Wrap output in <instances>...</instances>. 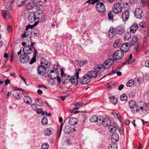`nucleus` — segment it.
<instances>
[{"label": "nucleus", "instance_id": "nucleus-1", "mask_svg": "<svg viewBox=\"0 0 149 149\" xmlns=\"http://www.w3.org/2000/svg\"><path fill=\"white\" fill-rule=\"evenodd\" d=\"M95 70H92L88 72L86 74L87 76L89 78H95L97 76H100L101 74V72L102 70V65L96 66L94 68Z\"/></svg>", "mask_w": 149, "mask_h": 149}, {"label": "nucleus", "instance_id": "nucleus-2", "mask_svg": "<svg viewBox=\"0 0 149 149\" xmlns=\"http://www.w3.org/2000/svg\"><path fill=\"white\" fill-rule=\"evenodd\" d=\"M42 65H39L38 68V73L41 75L45 76L47 73L46 69L50 65L49 62L45 61L41 63Z\"/></svg>", "mask_w": 149, "mask_h": 149}, {"label": "nucleus", "instance_id": "nucleus-3", "mask_svg": "<svg viewBox=\"0 0 149 149\" xmlns=\"http://www.w3.org/2000/svg\"><path fill=\"white\" fill-rule=\"evenodd\" d=\"M131 111L133 113H136L139 111V107L137 103L134 100H131L128 103Z\"/></svg>", "mask_w": 149, "mask_h": 149}, {"label": "nucleus", "instance_id": "nucleus-4", "mask_svg": "<svg viewBox=\"0 0 149 149\" xmlns=\"http://www.w3.org/2000/svg\"><path fill=\"white\" fill-rule=\"evenodd\" d=\"M53 70H48L47 72V73L49 77L51 79H56V77H57V75L58 74L57 72L58 68H53Z\"/></svg>", "mask_w": 149, "mask_h": 149}, {"label": "nucleus", "instance_id": "nucleus-5", "mask_svg": "<svg viewBox=\"0 0 149 149\" xmlns=\"http://www.w3.org/2000/svg\"><path fill=\"white\" fill-rule=\"evenodd\" d=\"M123 9L122 5L119 3H117L114 4L112 7V10L116 14L121 13Z\"/></svg>", "mask_w": 149, "mask_h": 149}, {"label": "nucleus", "instance_id": "nucleus-6", "mask_svg": "<svg viewBox=\"0 0 149 149\" xmlns=\"http://www.w3.org/2000/svg\"><path fill=\"white\" fill-rule=\"evenodd\" d=\"M31 31L26 29V31L22 35V38L26 42L31 41Z\"/></svg>", "mask_w": 149, "mask_h": 149}, {"label": "nucleus", "instance_id": "nucleus-7", "mask_svg": "<svg viewBox=\"0 0 149 149\" xmlns=\"http://www.w3.org/2000/svg\"><path fill=\"white\" fill-rule=\"evenodd\" d=\"M124 53L120 50H117L115 51L113 54V58L115 60H118L122 59Z\"/></svg>", "mask_w": 149, "mask_h": 149}, {"label": "nucleus", "instance_id": "nucleus-8", "mask_svg": "<svg viewBox=\"0 0 149 149\" xmlns=\"http://www.w3.org/2000/svg\"><path fill=\"white\" fill-rule=\"evenodd\" d=\"M95 8L99 12L103 13L105 10L104 4L100 1H98L97 3Z\"/></svg>", "mask_w": 149, "mask_h": 149}, {"label": "nucleus", "instance_id": "nucleus-9", "mask_svg": "<svg viewBox=\"0 0 149 149\" xmlns=\"http://www.w3.org/2000/svg\"><path fill=\"white\" fill-rule=\"evenodd\" d=\"M139 42V39L136 36H134L132 37L130 42V46H133L134 45L136 44L135 46V48L137 51L138 48V43Z\"/></svg>", "mask_w": 149, "mask_h": 149}, {"label": "nucleus", "instance_id": "nucleus-10", "mask_svg": "<svg viewBox=\"0 0 149 149\" xmlns=\"http://www.w3.org/2000/svg\"><path fill=\"white\" fill-rule=\"evenodd\" d=\"M130 15V11L128 9L122 13L121 18L123 22H125L129 19Z\"/></svg>", "mask_w": 149, "mask_h": 149}, {"label": "nucleus", "instance_id": "nucleus-11", "mask_svg": "<svg viewBox=\"0 0 149 149\" xmlns=\"http://www.w3.org/2000/svg\"><path fill=\"white\" fill-rule=\"evenodd\" d=\"M114 30L116 33L119 35H122L125 32V27L122 25L117 26Z\"/></svg>", "mask_w": 149, "mask_h": 149}, {"label": "nucleus", "instance_id": "nucleus-12", "mask_svg": "<svg viewBox=\"0 0 149 149\" xmlns=\"http://www.w3.org/2000/svg\"><path fill=\"white\" fill-rule=\"evenodd\" d=\"M114 60L112 59H108L103 64L102 66V68L107 69L109 68L111 66L113 63Z\"/></svg>", "mask_w": 149, "mask_h": 149}, {"label": "nucleus", "instance_id": "nucleus-13", "mask_svg": "<svg viewBox=\"0 0 149 149\" xmlns=\"http://www.w3.org/2000/svg\"><path fill=\"white\" fill-rule=\"evenodd\" d=\"M30 60L29 56L26 54H21L19 56L20 62L22 63H26Z\"/></svg>", "mask_w": 149, "mask_h": 149}, {"label": "nucleus", "instance_id": "nucleus-14", "mask_svg": "<svg viewBox=\"0 0 149 149\" xmlns=\"http://www.w3.org/2000/svg\"><path fill=\"white\" fill-rule=\"evenodd\" d=\"M134 14L136 17L138 19H141L143 16V12L141 9L138 8L136 9Z\"/></svg>", "mask_w": 149, "mask_h": 149}, {"label": "nucleus", "instance_id": "nucleus-15", "mask_svg": "<svg viewBox=\"0 0 149 149\" xmlns=\"http://www.w3.org/2000/svg\"><path fill=\"white\" fill-rule=\"evenodd\" d=\"M130 46V45L129 43H124L121 46L120 50L122 51L123 52H126L129 50Z\"/></svg>", "mask_w": 149, "mask_h": 149}, {"label": "nucleus", "instance_id": "nucleus-16", "mask_svg": "<svg viewBox=\"0 0 149 149\" xmlns=\"http://www.w3.org/2000/svg\"><path fill=\"white\" fill-rule=\"evenodd\" d=\"M87 76H84L80 78V83L82 84L85 85L88 84L90 81V79L87 77Z\"/></svg>", "mask_w": 149, "mask_h": 149}, {"label": "nucleus", "instance_id": "nucleus-17", "mask_svg": "<svg viewBox=\"0 0 149 149\" xmlns=\"http://www.w3.org/2000/svg\"><path fill=\"white\" fill-rule=\"evenodd\" d=\"M24 54H29L32 52V49L29 45L24 46L23 50Z\"/></svg>", "mask_w": 149, "mask_h": 149}, {"label": "nucleus", "instance_id": "nucleus-18", "mask_svg": "<svg viewBox=\"0 0 149 149\" xmlns=\"http://www.w3.org/2000/svg\"><path fill=\"white\" fill-rule=\"evenodd\" d=\"M111 123V121L109 118H105L102 121V124L103 126L105 127H108Z\"/></svg>", "mask_w": 149, "mask_h": 149}, {"label": "nucleus", "instance_id": "nucleus-19", "mask_svg": "<svg viewBox=\"0 0 149 149\" xmlns=\"http://www.w3.org/2000/svg\"><path fill=\"white\" fill-rule=\"evenodd\" d=\"M114 29L111 27L109 31L108 36L109 37L111 38H113L115 36L116 33Z\"/></svg>", "mask_w": 149, "mask_h": 149}, {"label": "nucleus", "instance_id": "nucleus-20", "mask_svg": "<svg viewBox=\"0 0 149 149\" xmlns=\"http://www.w3.org/2000/svg\"><path fill=\"white\" fill-rule=\"evenodd\" d=\"M77 122V120L74 118H71L69 120V123L72 125H76Z\"/></svg>", "mask_w": 149, "mask_h": 149}, {"label": "nucleus", "instance_id": "nucleus-21", "mask_svg": "<svg viewBox=\"0 0 149 149\" xmlns=\"http://www.w3.org/2000/svg\"><path fill=\"white\" fill-rule=\"evenodd\" d=\"M119 139V136L117 134H114L111 136V140L113 142L115 143L116 141H118Z\"/></svg>", "mask_w": 149, "mask_h": 149}, {"label": "nucleus", "instance_id": "nucleus-22", "mask_svg": "<svg viewBox=\"0 0 149 149\" xmlns=\"http://www.w3.org/2000/svg\"><path fill=\"white\" fill-rule=\"evenodd\" d=\"M42 13L41 11L38 10L36 13H34L35 17H34L36 18V19L41 20L42 19Z\"/></svg>", "mask_w": 149, "mask_h": 149}, {"label": "nucleus", "instance_id": "nucleus-23", "mask_svg": "<svg viewBox=\"0 0 149 149\" xmlns=\"http://www.w3.org/2000/svg\"><path fill=\"white\" fill-rule=\"evenodd\" d=\"M24 100L25 103L28 104L31 103L32 101L31 97L28 96L24 97Z\"/></svg>", "mask_w": 149, "mask_h": 149}, {"label": "nucleus", "instance_id": "nucleus-24", "mask_svg": "<svg viewBox=\"0 0 149 149\" xmlns=\"http://www.w3.org/2000/svg\"><path fill=\"white\" fill-rule=\"evenodd\" d=\"M138 29H139V27L137 24H134L131 27L130 31L134 33Z\"/></svg>", "mask_w": 149, "mask_h": 149}, {"label": "nucleus", "instance_id": "nucleus-25", "mask_svg": "<svg viewBox=\"0 0 149 149\" xmlns=\"http://www.w3.org/2000/svg\"><path fill=\"white\" fill-rule=\"evenodd\" d=\"M14 1V0H12L8 2L7 3V5L6 6V8L10 10H12V7L11 5Z\"/></svg>", "mask_w": 149, "mask_h": 149}, {"label": "nucleus", "instance_id": "nucleus-26", "mask_svg": "<svg viewBox=\"0 0 149 149\" xmlns=\"http://www.w3.org/2000/svg\"><path fill=\"white\" fill-rule=\"evenodd\" d=\"M131 37L130 32H127L125 33L124 35V39L125 41L128 40Z\"/></svg>", "mask_w": 149, "mask_h": 149}, {"label": "nucleus", "instance_id": "nucleus-27", "mask_svg": "<svg viewBox=\"0 0 149 149\" xmlns=\"http://www.w3.org/2000/svg\"><path fill=\"white\" fill-rule=\"evenodd\" d=\"M64 132L66 134H69L71 132L70 127L68 125H66L64 129Z\"/></svg>", "mask_w": 149, "mask_h": 149}, {"label": "nucleus", "instance_id": "nucleus-28", "mask_svg": "<svg viewBox=\"0 0 149 149\" xmlns=\"http://www.w3.org/2000/svg\"><path fill=\"white\" fill-rule=\"evenodd\" d=\"M111 102L114 105H115L117 102V98L114 96H112L110 98Z\"/></svg>", "mask_w": 149, "mask_h": 149}, {"label": "nucleus", "instance_id": "nucleus-29", "mask_svg": "<svg viewBox=\"0 0 149 149\" xmlns=\"http://www.w3.org/2000/svg\"><path fill=\"white\" fill-rule=\"evenodd\" d=\"M36 50L35 49H34V56L30 62V64H32L36 61Z\"/></svg>", "mask_w": 149, "mask_h": 149}, {"label": "nucleus", "instance_id": "nucleus-30", "mask_svg": "<svg viewBox=\"0 0 149 149\" xmlns=\"http://www.w3.org/2000/svg\"><path fill=\"white\" fill-rule=\"evenodd\" d=\"M34 17H35V15L34 13H32L29 15V20H31V22H35L37 19L36 18H34Z\"/></svg>", "mask_w": 149, "mask_h": 149}, {"label": "nucleus", "instance_id": "nucleus-31", "mask_svg": "<svg viewBox=\"0 0 149 149\" xmlns=\"http://www.w3.org/2000/svg\"><path fill=\"white\" fill-rule=\"evenodd\" d=\"M78 78L75 76H73L71 78V77L70 79V81L71 83L74 84H77Z\"/></svg>", "mask_w": 149, "mask_h": 149}, {"label": "nucleus", "instance_id": "nucleus-32", "mask_svg": "<svg viewBox=\"0 0 149 149\" xmlns=\"http://www.w3.org/2000/svg\"><path fill=\"white\" fill-rule=\"evenodd\" d=\"M35 31L34 32H32V35L33 38L36 39L39 36V32L37 30Z\"/></svg>", "mask_w": 149, "mask_h": 149}, {"label": "nucleus", "instance_id": "nucleus-33", "mask_svg": "<svg viewBox=\"0 0 149 149\" xmlns=\"http://www.w3.org/2000/svg\"><path fill=\"white\" fill-rule=\"evenodd\" d=\"M108 18L109 20L113 21V13L112 11H110L108 14Z\"/></svg>", "mask_w": 149, "mask_h": 149}, {"label": "nucleus", "instance_id": "nucleus-34", "mask_svg": "<svg viewBox=\"0 0 149 149\" xmlns=\"http://www.w3.org/2000/svg\"><path fill=\"white\" fill-rule=\"evenodd\" d=\"M116 127L114 125H110L109 127V131L112 133H114L116 131Z\"/></svg>", "mask_w": 149, "mask_h": 149}, {"label": "nucleus", "instance_id": "nucleus-35", "mask_svg": "<svg viewBox=\"0 0 149 149\" xmlns=\"http://www.w3.org/2000/svg\"><path fill=\"white\" fill-rule=\"evenodd\" d=\"M65 79H63L62 80V81L63 84H65L69 82L70 81L71 77L68 76L67 78H64Z\"/></svg>", "mask_w": 149, "mask_h": 149}, {"label": "nucleus", "instance_id": "nucleus-36", "mask_svg": "<svg viewBox=\"0 0 149 149\" xmlns=\"http://www.w3.org/2000/svg\"><path fill=\"white\" fill-rule=\"evenodd\" d=\"M90 120L92 122H96L98 121V118L96 116H93L90 118Z\"/></svg>", "mask_w": 149, "mask_h": 149}, {"label": "nucleus", "instance_id": "nucleus-37", "mask_svg": "<svg viewBox=\"0 0 149 149\" xmlns=\"http://www.w3.org/2000/svg\"><path fill=\"white\" fill-rule=\"evenodd\" d=\"M147 0H141L140 1L139 6L140 7H143L147 5Z\"/></svg>", "mask_w": 149, "mask_h": 149}, {"label": "nucleus", "instance_id": "nucleus-38", "mask_svg": "<svg viewBox=\"0 0 149 149\" xmlns=\"http://www.w3.org/2000/svg\"><path fill=\"white\" fill-rule=\"evenodd\" d=\"M134 84V80L133 79H131L128 81L126 83V85L127 87H130L132 86Z\"/></svg>", "mask_w": 149, "mask_h": 149}, {"label": "nucleus", "instance_id": "nucleus-39", "mask_svg": "<svg viewBox=\"0 0 149 149\" xmlns=\"http://www.w3.org/2000/svg\"><path fill=\"white\" fill-rule=\"evenodd\" d=\"M43 3L42 1H38L35 4V6L38 8H40L43 6Z\"/></svg>", "mask_w": 149, "mask_h": 149}, {"label": "nucleus", "instance_id": "nucleus-40", "mask_svg": "<svg viewBox=\"0 0 149 149\" xmlns=\"http://www.w3.org/2000/svg\"><path fill=\"white\" fill-rule=\"evenodd\" d=\"M120 45V40L119 39H118L114 43L113 46L115 48H116L119 47Z\"/></svg>", "mask_w": 149, "mask_h": 149}, {"label": "nucleus", "instance_id": "nucleus-41", "mask_svg": "<svg viewBox=\"0 0 149 149\" xmlns=\"http://www.w3.org/2000/svg\"><path fill=\"white\" fill-rule=\"evenodd\" d=\"M52 131L49 128H47L44 130L45 135L46 136H49L51 134Z\"/></svg>", "mask_w": 149, "mask_h": 149}, {"label": "nucleus", "instance_id": "nucleus-42", "mask_svg": "<svg viewBox=\"0 0 149 149\" xmlns=\"http://www.w3.org/2000/svg\"><path fill=\"white\" fill-rule=\"evenodd\" d=\"M34 4L33 2H31L28 4L26 6V8L27 9L31 10L32 9L34 5Z\"/></svg>", "mask_w": 149, "mask_h": 149}, {"label": "nucleus", "instance_id": "nucleus-43", "mask_svg": "<svg viewBox=\"0 0 149 149\" xmlns=\"http://www.w3.org/2000/svg\"><path fill=\"white\" fill-rule=\"evenodd\" d=\"M41 122L43 125H46L48 123V120L47 118L46 117H44L42 118L41 120Z\"/></svg>", "mask_w": 149, "mask_h": 149}, {"label": "nucleus", "instance_id": "nucleus-44", "mask_svg": "<svg viewBox=\"0 0 149 149\" xmlns=\"http://www.w3.org/2000/svg\"><path fill=\"white\" fill-rule=\"evenodd\" d=\"M132 54L130 55L129 57L127 59L125 63H127L129 64H131L132 63L133 61L132 60Z\"/></svg>", "mask_w": 149, "mask_h": 149}, {"label": "nucleus", "instance_id": "nucleus-45", "mask_svg": "<svg viewBox=\"0 0 149 149\" xmlns=\"http://www.w3.org/2000/svg\"><path fill=\"white\" fill-rule=\"evenodd\" d=\"M120 98V100L122 101L126 100L127 99V95L125 94H122L121 95Z\"/></svg>", "mask_w": 149, "mask_h": 149}, {"label": "nucleus", "instance_id": "nucleus-46", "mask_svg": "<svg viewBox=\"0 0 149 149\" xmlns=\"http://www.w3.org/2000/svg\"><path fill=\"white\" fill-rule=\"evenodd\" d=\"M83 103L81 102H79L75 103L74 104V105L76 107L75 108L76 109H78L82 105Z\"/></svg>", "mask_w": 149, "mask_h": 149}, {"label": "nucleus", "instance_id": "nucleus-47", "mask_svg": "<svg viewBox=\"0 0 149 149\" xmlns=\"http://www.w3.org/2000/svg\"><path fill=\"white\" fill-rule=\"evenodd\" d=\"M109 149H117V144L116 143H113L110 145L109 147Z\"/></svg>", "mask_w": 149, "mask_h": 149}, {"label": "nucleus", "instance_id": "nucleus-48", "mask_svg": "<svg viewBox=\"0 0 149 149\" xmlns=\"http://www.w3.org/2000/svg\"><path fill=\"white\" fill-rule=\"evenodd\" d=\"M13 96L14 98L17 99H20L21 98V96L17 92L13 94Z\"/></svg>", "mask_w": 149, "mask_h": 149}, {"label": "nucleus", "instance_id": "nucleus-49", "mask_svg": "<svg viewBox=\"0 0 149 149\" xmlns=\"http://www.w3.org/2000/svg\"><path fill=\"white\" fill-rule=\"evenodd\" d=\"M49 145L47 143H44L42 146V149H47L49 147Z\"/></svg>", "mask_w": 149, "mask_h": 149}, {"label": "nucleus", "instance_id": "nucleus-50", "mask_svg": "<svg viewBox=\"0 0 149 149\" xmlns=\"http://www.w3.org/2000/svg\"><path fill=\"white\" fill-rule=\"evenodd\" d=\"M87 62L86 60H82L79 62L78 64L81 67L86 64Z\"/></svg>", "mask_w": 149, "mask_h": 149}, {"label": "nucleus", "instance_id": "nucleus-51", "mask_svg": "<svg viewBox=\"0 0 149 149\" xmlns=\"http://www.w3.org/2000/svg\"><path fill=\"white\" fill-rule=\"evenodd\" d=\"M98 1H99V0H88V1L86 2V3H88L89 4H93L96 2L97 3V2Z\"/></svg>", "mask_w": 149, "mask_h": 149}, {"label": "nucleus", "instance_id": "nucleus-52", "mask_svg": "<svg viewBox=\"0 0 149 149\" xmlns=\"http://www.w3.org/2000/svg\"><path fill=\"white\" fill-rule=\"evenodd\" d=\"M146 26V24L145 22H143L139 23L138 26L139 27V28H140L141 27L142 28Z\"/></svg>", "mask_w": 149, "mask_h": 149}, {"label": "nucleus", "instance_id": "nucleus-53", "mask_svg": "<svg viewBox=\"0 0 149 149\" xmlns=\"http://www.w3.org/2000/svg\"><path fill=\"white\" fill-rule=\"evenodd\" d=\"M63 125V123H62L61 124L60 129V131H59V132H58V130L57 131V133H58V136L59 137L61 135V131L62 130Z\"/></svg>", "mask_w": 149, "mask_h": 149}, {"label": "nucleus", "instance_id": "nucleus-54", "mask_svg": "<svg viewBox=\"0 0 149 149\" xmlns=\"http://www.w3.org/2000/svg\"><path fill=\"white\" fill-rule=\"evenodd\" d=\"M36 112L38 114H40L41 113L42 114L43 111L42 109H39L37 110Z\"/></svg>", "mask_w": 149, "mask_h": 149}, {"label": "nucleus", "instance_id": "nucleus-55", "mask_svg": "<svg viewBox=\"0 0 149 149\" xmlns=\"http://www.w3.org/2000/svg\"><path fill=\"white\" fill-rule=\"evenodd\" d=\"M10 15L8 13H7L4 15V19L6 20H8L10 18Z\"/></svg>", "mask_w": 149, "mask_h": 149}, {"label": "nucleus", "instance_id": "nucleus-56", "mask_svg": "<svg viewBox=\"0 0 149 149\" xmlns=\"http://www.w3.org/2000/svg\"><path fill=\"white\" fill-rule=\"evenodd\" d=\"M57 77L56 78V79H57V80L58 83V84H60L61 83V79L60 77L58 76V75H57Z\"/></svg>", "mask_w": 149, "mask_h": 149}, {"label": "nucleus", "instance_id": "nucleus-57", "mask_svg": "<svg viewBox=\"0 0 149 149\" xmlns=\"http://www.w3.org/2000/svg\"><path fill=\"white\" fill-rule=\"evenodd\" d=\"M61 76L64 78L66 76V75L64 74L63 69H61Z\"/></svg>", "mask_w": 149, "mask_h": 149}, {"label": "nucleus", "instance_id": "nucleus-58", "mask_svg": "<svg viewBox=\"0 0 149 149\" xmlns=\"http://www.w3.org/2000/svg\"><path fill=\"white\" fill-rule=\"evenodd\" d=\"M118 130L120 134H124V131L123 127H120V129L119 128Z\"/></svg>", "mask_w": 149, "mask_h": 149}, {"label": "nucleus", "instance_id": "nucleus-59", "mask_svg": "<svg viewBox=\"0 0 149 149\" xmlns=\"http://www.w3.org/2000/svg\"><path fill=\"white\" fill-rule=\"evenodd\" d=\"M32 106V109L34 110H36L37 108V107L36 105L35 104H33L31 105Z\"/></svg>", "mask_w": 149, "mask_h": 149}, {"label": "nucleus", "instance_id": "nucleus-60", "mask_svg": "<svg viewBox=\"0 0 149 149\" xmlns=\"http://www.w3.org/2000/svg\"><path fill=\"white\" fill-rule=\"evenodd\" d=\"M145 65L146 67L149 68V60L146 61H145Z\"/></svg>", "mask_w": 149, "mask_h": 149}, {"label": "nucleus", "instance_id": "nucleus-61", "mask_svg": "<svg viewBox=\"0 0 149 149\" xmlns=\"http://www.w3.org/2000/svg\"><path fill=\"white\" fill-rule=\"evenodd\" d=\"M33 27V26L32 25H28V26H26V30H28L29 29H31Z\"/></svg>", "mask_w": 149, "mask_h": 149}, {"label": "nucleus", "instance_id": "nucleus-62", "mask_svg": "<svg viewBox=\"0 0 149 149\" xmlns=\"http://www.w3.org/2000/svg\"><path fill=\"white\" fill-rule=\"evenodd\" d=\"M124 86L123 84H121L118 87V90H119V91L121 90L123 88Z\"/></svg>", "mask_w": 149, "mask_h": 149}, {"label": "nucleus", "instance_id": "nucleus-63", "mask_svg": "<svg viewBox=\"0 0 149 149\" xmlns=\"http://www.w3.org/2000/svg\"><path fill=\"white\" fill-rule=\"evenodd\" d=\"M10 82V80L8 79H7L6 80H5V83L6 85H7Z\"/></svg>", "mask_w": 149, "mask_h": 149}, {"label": "nucleus", "instance_id": "nucleus-64", "mask_svg": "<svg viewBox=\"0 0 149 149\" xmlns=\"http://www.w3.org/2000/svg\"><path fill=\"white\" fill-rule=\"evenodd\" d=\"M12 30V28L11 26H9L7 27V30L8 32L11 31Z\"/></svg>", "mask_w": 149, "mask_h": 149}]
</instances>
